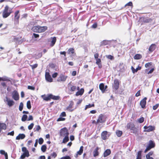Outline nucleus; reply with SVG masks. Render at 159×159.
<instances>
[{
  "label": "nucleus",
  "mask_w": 159,
  "mask_h": 159,
  "mask_svg": "<svg viewBox=\"0 0 159 159\" xmlns=\"http://www.w3.org/2000/svg\"><path fill=\"white\" fill-rule=\"evenodd\" d=\"M51 156L52 157H53L54 158H55L57 157V155L55 152H53L51 154Z\"/></svg>",
  "instance_id": "obj_57"
},
{
  "label": "nucleus",
  "mask_w": 159,
  "mask_h": 159,
  "mask_svg": "<svg viewBox=\"0 0 159 159\" xmlns=\"http://www.w3.org/2000/svg\"><path fill=\"white\" fill-rule=\"evenodd\" d=\"M74 103L72 101H70V104L68 106L66 107L65 110L70 112H72L76 109V107H74Z\"/></svg>",
  "instance_id": "obj_6"
},
{
  "label": "nucleus",
  "mask_w": 159,
  "mask_h": 159,
  "mask_svg": "<svg viewBox=\"0 0 159 159\" xmlns=\"http://www.w3.org/2000/svg\"><path fill=\"white\" fill-rule=\"evenodd\" d=\"M12 98L15 100H18L19 99V96L17 91L16 90H14L12 93Z\"/></svg>",
  "instance_id": "obj_14"
},
{
  "label": "nucleus",
  "mask_w": 159,
  "mask_h": 159,
  "mask_svg": "<svg viewBox=\"0 0 159 159\" xmlns=\"http://www.w3.org/2000/svg\"><path fill=\"white\" fill-rule=\"evenodd\" d=\"M147 99V98L146 97H144L140 102V105L141 106V107L143 109H145L146 108Z\"/></svg>",
  "instance_id": "obj_15"
},
{
  "label": "nucleus",
  "mask_w": 159,
  "mask_h": 159,
  "mask_svg": "<svg viewBox=\"0 0 159 159\" xmlns=\"http://www.w3.org/2000/svg\"><path fill=\"white\" fill-rule=\"evenodd\" d=\"M30 66L31 67L32 69L34 70L37 67L38 64H35L33 65H30Z\"/></svg>",
  "instance_id": "obj_46"
},
{
  "label": "nucleus",
  "mask_w": 159,
  "mask_h": 159,
  "mask_svg": "<svg viewBox=\"0 0 159 159\" xmlns=\"http://www.w3.org/2000/svg\"><path fill=\"white\" fill-rule=\"evenodd\" d=\"M46 149L47 147L46 145H44L42 146L41 150L43 152H45L46 151Z\"/></svg>",
  "instance_id": "obj_40"
},
{
  "label": "nucleus",
  "mask_w": 159,
  "mask_h": 159,
  "mask_svg": "<svg viewBox=\"0 0 159 159\" xmlns=\"http://www.w3.org/2000/svg\"><path fill=\"white\" fill-rule=\"evenodd\" d=\"M43 142V139L42 138H40L39 139V143L40 144H42Z\"/></svg>",
  "instance_id": "obj_47"
},
{
  "label": "nucleus",
  "mask_w": 159,
  "mask_h": 159,
  "mask_svg": "<svg viewBox=\"0 0 159 159\" xmlns=\"http://www.w3.org/2000/svg\"><path fill=\"white\" fill-rule=\"evenodd\" d=\"M142 152L141 151H139L138 152L136 159H141Z\"/></svg>",
  "instance_id": "obj_38"
},
{
  "label": "nucleus",
  "mask_w": 159,
  "mask_h": 159,
  "mask_svg": "<svg viewBox=\"0 0 159 159\" xmlns=\"http://www.w3.org/2000/svg\"><path fill=\"white\" fill-rule=\"evenodd\" d=\"M1 80L2 81H10L11 82V80L7 77L4 76L1 77Z\"/></svg>",
  "instance_id": "obj_37"
},
{
  "label": "nucleus",
  "mask_w": 159,
  "mask_h": 159,
  "mask_svg": "<svg viewBox=\"0 0 159 159\" xmlns=\"http://www.w3.org/2000/svg\"><path fill=\"white\" fill-rule=\"evenodd\" d=\"M96 63L97 65H98V64L101 63V61L100 58H98V59H96Z\"/></svg>",
  "instance_id": "obj_49"
},
{
  "label": "nucleus",
  "mask_w": 159,
  "mask_h": 159,
  "mask_svg": "<svg viewBox=\"0 0 159 159\" xmlns=\"http://www.w3.org/2000/svg\"><path fill=\"white\" fill-rule=\"evenodd\" d=\"M143 128L144 129V132H150L155 129V127L152 125H150L148 126H145Z\"/></svg>",
  "instance_id": "obj_10"
},
{
  "label": "nucleus",
  "mask_w": 159,
  "mask_h": 159,
  "mask_svg": "<svg viewBox=\"0 0 159 159\" xmlns=\"http://www.w3.org/2000/svg\"><path fill=\"white\" fill-rule=\"evenodd\" d=\"M34 126V124L33 123H31L28 126V129L29 130L31 129Z\"/></svg>",
  "instance_id": "obj_48"
},
{
  "label": "nucleus",
  "mask_w": 159,
  "mask_h": 159,
  "mask_svg": "<svg viewBox=\"0 0 159 159\" xmlns=\"http://www.w3.org/2000/svg\"><path fill=\"white\" fill-rule=\"evenodd\" d=\"M107 134L108 132L106 131H104L102 132L101 134V137L103 140H105L107 139Z\"/></svg>",
  "instance_id": "obj_18"
},
{
  "label": "nucleus",
  "mask_w": 159,
  "mask_h": 159,
  "mask_svg": "<svg viewBox=\"0 0 159 159\" xmlns=\"http://www.w3.org/2000/svg\"><path fill=\"white\" fill-rule=\"evenodd\" d=\"M60 116L65 117L66 116V114L65 112H62L60 114Z\"/></svg>",
  "instance_id": "obj_61"
},
{
  "label": "nucleus",
  "mask_w": 159,
  "mask_h": 159,
  "mask_svg": "<svg viewBox=\"0 0 159 159\" xmlns=\"http://www.w3.org/2000/svg\"><path fill=\"white\" fill-rule=\"evenodd\" d=\"M20 11H16L14 13V21L15 24L18 25L19 24V20L20 18Z\"/></svg>",
  "instance_id": "obj_7"
},
{
  "label": "nucleus",
  "mask_w": 159,
  "mask_h": 159,
  "mask_svg": "<svg viewBox=\"0 0 159 159\" xmlns=\"http://www.w3.org/2000/svg\"><path fill=\"white\" fill-rule=\"evenodd\" d=\"M155 144L154 143L152 140H150L149 142V143L148 146L145 150L144 152L146 153L151 148L154 147Z\"/></svg>",
  "instance_id": "obj_9"
},
{
  "label": "nucleus",
  "mask_w": 159,
  "mask_h": 159,
  "mask_svg": "<svg viewBox=\"0 0 159 159\" xmlns=\"http://www.w3.org/2000/svg\"><path fill=\"white\" fill-rule=\"evenodd\" d=\"M140 90H139L137 93L135 94V96L136 97H138L140 95Z\"/></svg>",
  "instance_id": "obj_62"
},
{
  "label": "nucleus",
  "mask_w": 159,
  "mask_h": 159,
  "mask_svg": "<svg viewBox=\"0 0 159 159\" xmlns=\"http://www.w3.org/2000/svg\"><path fill=\"white\" fill-rule=\"evenodd\" d=\"M156 48V45L155 44H152L148 48L149 51L151 52L154 51Z\"/></svg>",
  "instance_id": "obj_19"
},
{
  "label": "nucleus",
  "mask_w": 159,
  "mask_h": 159,
  "mask_svg": "<svg viewBox=\"0 0 159 159\" xmlns=\"http://www.w3.org/2000/svg\"><path fill=\"white\" fill-rule=\"evenodd\" d=\"M60 159H71V158L69 156H66L61 157Z\"/></svg>",
  "instance_id": "obj_51"
},
{
  "label": "nucleus",
  "mask_w": 159,
  "mask_h": 159,
  "mask_svg": "<svg viewBox=\"0 0 159 159\" xmlns=\"http://www.w3.org/2000/svg\"><path fill=\"white\" fill-rule=\"evenodd\" d=\"M159 104H157L156 105H154L153 106L152 108L154 110H156L159 107Z\"/></svg>",
  "instance_id": "obj_53"
},
{
  "label": "nucleus",
  "mask_w": 159,
  "mask_h": 159,
  "mask_svg": "<svg viewBox=\"0 0 159 159\" xmlns=\"http://www.w3.org/2000/svg\"><path fill=\"white\" fill-rule=\"evenodd\" d=\"M45 78L46 80L49 82H52L53 81V79L51 77L50 73L48 72H46L45 73Z\"/></svg>",
  "instance_id": "obj_13"
},
{
  "label": "nucleus",
  "mask_w": 159,
  "mask_h": 159,
  "mask_svg": "<svg viewBox=\"0 0 159 159\" xmlns=\"http://www.w3.org/2000/svg\"><path fill=\"white\" fill-rule=\"evenodd\" d=\"M0 153L2 155H4V156L6 155V154H7V153L5 152V151L3 150H1L0 151Z\"/></svg>",
  "instance_id": "obj_56"
},
{
  "label": "nucleus",
  "mask_w": 159,
  "mask_h": 159,
  "mask_svg": "<svg viewBox=\"0 0 159 159\" xmlns=\"http://www.w3.org/2000/svg\"><path fill=\"white\" fill-rule=\"evenodd\" d=\"M92 123L93 124H95V125H98V122H97V120L96 121L95 120H92Z\"/></svg>",
  "instance_id": "obj_60"
},
{
  "label": "nucleus",
  "mask_w": 159,
  "mask_h": 159,
  "mask_svg": "<svg viewBox=\"0 0 159 159\" xmlns=\"http://www.w3.org/2000/svg\"><path fill=\"white\" fill-rule=\"evenodd\" d=\"M99 88L102 93H104L105 91L104 85L103 83H101L99 85Z\"/></svg>",
  "instance_id": "obj_30"
},
{
  "label": "nucleus",
  "mask_w": 159,
  "mask_h": 159,
  "mask_svg": "<svg viewBox=\"0 0 159 159\" xmlns=\"http://www.w3.org/2000/svg\"><path fill=\"white\" fill-rule=\"evenodd\" d=\"M142 55L139 54H137L135 55L134 57V59L135 60H139L142 58Z\"/></svg>",
  "instance_id": "obj_29"
},
{
  "label": "nucleus",
  "mask_w": 159,
  "mask_h": 159,
  "mask_svg": "<svg viewBox=\"0 0 159 159\" xmlns=\"http://www.w3.org/2000/svg\"><path fill=\"white\" fill-rule=\"evenodd\" d=\"M126 127L127 129H129L130 130L134 131L136 129L134 123L132 122L128 123Z\"/></svg>",
  "instance_id": "obj_11"
},
{
  "label": "nucleus",
  "mask_w": 159,
  "mask_h": 159,
  "mask_svg": "<svg viewBox=\"0 0 159 159\" xmlns=\"http://www.w3.org/2000/svg\"><path fill=\"white\" fill-rule=\"evenodd\" d=\"M22 151L23 152V153L21 156L20 159H24L25 157H28L30 156L29 152L26 147H22Z\"/></svg>",
  "instance_id": "obj_5"
},
{
  "label": "nucleus",
  "mask_w": 159,
  "mask_h": 159,
  "mask_svg": "<svg viewBox=\"0 0 159 159\" xmlns=\"http://www.w3.org/2000/svg\"><path fill=\"white\" fill-rule=\"evenodd\" d=\"M141 69V67L139 66H138V67L136 69H135L132 66L131 67V69L132 70V72L134 74L137 72L138 70H140Z\"/></svg>",
  "instance_id": "obj_23"
},
{
  "label": "nucleus",
  "mask_w": 159,
  "mask_h": 159,
  "mask_svg": "<svg viewBox=\"0 0 159 159\" xmlns=\"http://www.w3.org/2000/svg\"><path fill=\"white\" fill-rule=\"evenodd\" d=\"M51 39L52 40L51 42L50 46L51 47H52L55 44L56 42V41L57 39L55 37H54L52 38L51 37Z\"/></svg>",
  "instance_id": "obj_27"
},
{
  "label": "nucleus",
  "mask_w": 159,
  "mask_h": 159,
  "mask_svg": "<svg viewBox=\"0 0 159 159\" xmlns=\"http://www.w3.org/2000/svg\"><path fill=\"white\" fill-rule=\"evenodd\" d=\"M108 44V42L107 41L104 40L100 43V46H105Z\"/></svg>",
  "instance_id": "obj_35"
},
{
  "label": "nucleus",
  "mask_w": 159,
  "mask_h": 159,
  "mask_svg": "<svg viewBox=\"0 0 159 159\" xmlns=\"http://www.w3.org/2000/svg\"><path fill=\"white\" fill-rule=\"evenodd\" d=\"M65 120V118H62L61 117H60L57 120V121H64Z\"/></svg>",
  "instance_id": "obj_55"
},
{
  "label": "nucleus",
  "mask_w": 159,
  "mask_h": 159,
  "mask_svg": "<svg viewBox=\"0 0 159 159\" xmlns=\"http://www.w3.org/2000/svg\"><path fill=\"white\" fill-rule=\"evenodd\" d=\"M58 75V74L57 72H55L52 75V77L53 78H55Z\"/></svg>",
  "instance_id": "obj_64"
},
{
  "label": "nucleus",
  "mask_w": 159,
  "mask_h": 159,
  "mask_svg": "<svg viewBox=\"0 0 159 159\" xmlns=\"http://www.w3.org/2000/svg\"><path fill=\"white\" fill-rule=\"evenodd\" d=\"M99 54L98 53H96L94 54V57L95 59L98 58Z\"/></svg>",
  "instance_id": "obj_63"
},
{
  "label": "nucleus",
  "mask_w": 159,
  "mask_h": 159,
  "mask_svg": "<svg viewBox=\"0 0 159 159\" xmlns=\"http://www.w3.org/2000/svg\"><path fill=\"white\" fill-rule=\"evenodd\" d=\"M42 98L43 99L46 101H48L51 99L50 94H49L48 96H46L45 95H43L41 96Z\"/></svg>",
  "instance_id": "obj_22"
},
{
  "label": "nucleus",
  "mask_w": 159,
  "mask_h": 159,
  "mask_svg": "<svg viewBox=\"0 0 159 159\" xmlns=\"http://www.w3.org/2000/svg\"><path fill=\"white\" fill-rule=\"evenodd\" d=\"M27 118V115H25V114L23 115L22 118H21V120L22 121H25L26 120Z\"/></svg>",
  "instance_id": "obj_41"
},
{
  "label": "nucleus",
  "mask_w": 159,
  "mask_h": 159,
  "mask_svg": "<svg viewBox=\"0 0 159 159\" xmlns=\"http://www.w3.org/2000/svg\"><path fill=\"white\" fill-rule=\"evenodd\" d=\"M25 137V135L24 134H20L16 137V140L22 139H24Z\"/></svg>",
  "instance_id": "obj_20"
},
{
  "label": "nucleus",
  "mask_w": 159,
  "mask_h": 159,
  "mask_svg": "<svg viewBox=\"0 0 159 159\" xmlns=\"http://www.w3.org/2000/svg\"><path fill=\"white\" fill-rule=\"evenodd\" d=\"M94 107V104L93 102L91 104H89L88 105H86L85 108V110H86L88 108H91L92 107Z\"/></svg>",
  "instance_id": "obj_34"
},
{
  "label": "nucleus",
  "mask_w": 159,
  "mask_h": 159,
  "mask_svg": "<svg viewBox=\"0 0 159 159\" xmlns=\"http://www.w3.org/2000/svg\"><path fill=\"white\" fill-rule=\"evenodd\" d=\"M51 99H52L53 100H59L60 98V97L59 96H55L50 94Z\"/></svg>",
  "instance_id": "obj_33"
},
{
  "label": "nucleus",
  "mask_w": 159,
  "mask_h": 159,
  "mask_svg": "<svg viewBox=\"0 0 159 159\" xmlns=\"http://www.w3.org/2000/svg\"><path fill=\"white\" fill-rule=\"evenodd\" d=\"M69 140V136H65V138L63 139L62 140V143H65Z\"/></svg>",
  "instance_id": "obj_36"
},
{
  "label": "nucleus",
  "mask_w": 159,
  "mask_h": 159,
  "mask_svg": "<svg viewBox=\"0 0 159 159\" xmlns=\"http://www.w3.org/2000/svg\"><path fill=\"white\" fill-rule=\"evenodd\" d=\"M152 19L151 18H144L143 19V22L144 23H148L151 22Z\"/></svg>",
  "instance_id": "obj_31"
},
{
  "label": "nucleus",
  "mask_w": 159,
  "mask_h": 159,
  "mask_svg": "<svg viewBox=\"0 0 159 159\" xmlns=\"http://www.w3.org/2000/svg\"><path fill=\"white\" fill-rule=\"evenodd\" d=\"M6 101L7 102V104L9 107H11L13 106L15 102L14 101L12 100H9L7 97H6Z\"/></svg>",
  "instance_id": "obj_17"
},
{
  "label": "nucleus",
  "mask_w": 159,
  "mask_h": 159,
  "mask_svg": "<svg viewBox=\"0 0 159 159\" xmlns=\"http://www.w3.org/2000/svg\"><path fill=\"white\" fill-rule=\"evenodd\" d=\"M59 134L60 136L63 137L69 136V133L66 127L61 129L60 130Z\"/></svg>",
  "instance_id": "obj_8"
},
{
  "label": "nucleus",
  "mask_w": 159,
  "mask_h": 159,
  "mask_svg": "<svg viewBox=\"0 0 159 159\" xmlns=\"http://www.w3.org/2000/svg\"><path fill=\"white\" fill-rule=\"evenodd\" d=\"M146 157L147 159H153V158L148 154L146 155Z\"/></svg>",
  "instance_id": "obj_58"
},
{
  "label": "nucleus",
  "mask_w": 159,
  "mask_h": 159,
  "mask_svg": "<svg viewBox=\"0 0 159 159\" xmlns=\"http://www.w3.org/2000/svg\"><path fill=\"white\" fill-rule=\"evenodd\" d=\"M28 89L32 90H34L35 89V88L34 87L29 85L28 86Z\"/></svg>",
  "instance_id": "obj_52"
},
{
  "label": "nucleus",
  "mask_w": 159,
  "mask_h": 159,
  "mask_svg": "<svg viewBox=\"0 0 159 159\" xmlns=\"http://www.w3.org/2000/svg\"><path fill=\"white\" fill-rule=\"evenodd\" d=\"M67 77L68 76H66L61 74L60 75V76L57 80V81L59 82L62 81L64 82L66 80Z\"/></svg>",
  "instance_id": "obj_16"
},
{
  "label": "nucleus",
  "mask_w": 159,
  "mask_h": 159,
  "mask_svg": "<svg viewBox=\"0 0 159 159\" xmlns=\"http://www.w3.org/2000/svg\"><path fill=\"white\" fill-rule=\"evenodd\" d=\"M99 149V148L98 147H97L93 151V156L94 157H96L98 156L99 154V153L98 152V150Z\"/></svg>",
  "instance_id": "obj_25"
},
{
  "label": "nucleus",
  "mask_w": 159,
  "mask_h": 159,
  "mask_svg": "<svg viewBox=\"0 0 159 159\" xmlns=\"http://www.w3.org/2000/svg\"><path fill=\"white\" fill-rule=\"evenodd\" d=\"M67 53L69 55H71L72 54H76L75 53V50L73 48H70L67 51Z\"/></svg>",
  "instance_id": "obj_24"
},
{
  "label": "nucleus",
  "mask_w": 159,
  "mask_h": 159,
  "mask_svg": "<svg viewBox=\"0 0 159 159\" xmlns=\"http://www.w3.org/2000/svg\"><path fill=\"white\" fill-rule=\"evenodd\" d=\"M84 90L83 89L81 88L80 90H78L76 93L75 95L76 96L79 95H82L84 93Z\"/></svg>",
  "instance_id": "obj_26"
},
{
  "label": "nucleus",
  "mask_w": 159,
  "mask_h": 159,
  "mask_svg": "<svg viewBox=\"0 0 159 159\" xmlns=\"http://www.w3.org/2000/svg\"><path fill=\"white\" fill-rule=\"evenodd\" d=\"M127 6H131L133 7V5L132 2H129L128 3H127L125 5V7H126Z\"/></svg>",
  "instance_id": "obj_44"
},
{
  "label": "nucleus",
  "mask_w": 159,
  "mask_h": 159,
  "mask_svg": "<svg viewBox=\"0 0 159 159\" xmlns=\"http://www.w3.org/2000/svg\"><path fill=\"white\" fill-rule=\"evenodd\" d=\"M152 65V63L151 62H148L145 64V67L148 68L149 66H150Z\"/></svg>",
  "instance_id": "obj_50"
},
{
  "label": "nucleus",
  "mask_w": 159,
  "mask_h": 159,
  "mask_svg": "<svg viewBox=\"0 0 159 159\" xmlns=\"http://www.w3.org/2000/svg\"><path fill=\"white\" fill-rule=\"evenodd\" d=\"M107 117L104 114H101L98 116L97 120L98 125L103 124L107 120Z\"/></svg>",
  "instance_id": "obj_3"
},
{
  "label": "nucleus",
  "mask_w": 159,
  "mask_h": 159,
  "mask_svg": "<svg viewBox=\"0 0 159 159\" xmlns=\"http://www.w3.org/2000/svg\"><path fill=\"white\" fill-rule=\"evenodd\" d=\"M27 107L29 109H30L31 107V102L30 101H28L27 102Z\"/></svg>",
  "instance_id": "obj_42"
},
{
  "label": "nucleus",
  "mask_w": 159,
  "mask_h": 159,
  "mask_svg": "<svg viewBox=\"0 0 159 159\" xmlns=\"http://www.w3.org/2000/svg\"><path fill=\"white\" fill-rule=\"evenodd\" d=\"M35 131H39V130L41 129V128L40 125H37L36 126Z\"/></svg>",
  "instance_id": "obj_54"
},
{
  "label": "nucleus",
  "mask_w": 159,
  "mask_h": 159,
  "mask_svg": "<svg viewBox=\"0 0 159 159\" xmlns=\"http://www.w3.org/2000/svg\"><path fill=\"white\" fill-rule=\"evenodd\" d=\"M23 104L22 102L20 103V105L19 106V110L20 111H22L23 107Z\"/></svg>",
  "instance_id": "obj_43"
},
{
  "label": "nucleus",
  "mask_w": 159,
  "mask_h": 159,
  "mask_svg": "<svg viewBox=\"0 0 159 159\" xmlns=\"http://www.w3.org/2000/svg\"><path fill=\"white\" fill-rule=\"evenodd\" d=\"M120 83V81H119L118 79H115L113 86V88L116 90L118 89L119 87V85Z\"/></svg>",
  "instance_id": "obj_12"
},
{
  "label": "nucleus",
  "mask_w": 159,
  "mask_h": 159,
  "mask_svg": "<svg viewBox=\"0 0 159 159\" xmlns=\"http://www.w3.org/2000/svg\"><path fill=\"white\" fill-rule=\"evenodd\" d=\"M12 9L10 8L8 6H6L2 12L3 17L6 18L9 16L12 12Z\"/></svg>",
  "instance_id": "obj_2"
},
{
  "label": "nucleus",
  "mask_w": 159,
  "mask_h": 159,
  "mask_svg": "<svg viewBox=\"0 0 159 159\" xmlns=\"http://www.w3.org/2000/svg\"><path fill=\"white\" fill-rule=\"evenodd\" d=\"M48 29L47 26H41L38 25L34 26L32 28V30L34 32L38 33H43Z\"/></svg>",
  "instance_id": "obj_1"
},
{
  "label": "nucleus",
  "mask_w": 159,
  "mask_h": 159,
  "mask_svg": "<svg viewBox=\"0 0 159 159\" xmlns=\"http://www.w3.org/2000/svg\"><path fill=\"white\" fill-rule=\"evenodd\" d=\"M144 121V118L143 117H141L138 119V121L139 123H142Z\"/></svg>",
  "instance_id": "obj_45"
},
{
  "label": "nucleus",
  "mask_w": 159,
  "mask_h": 159,
  "mask_svg": "<svg viewBox=\"0 0 159 159\" xmlns=\"http://www.w3.org/2000/svg\"><path fill=\"white\" fill-rule=\"evenodd\" d=\"M116 134L118 137H120L122 134V131L119 130H117L116 132Z\"/></svg>",
  "instance_id": "obj_39"
},
{
  "label": "nucleus",
  "mask_w": 159,
  "mask_h": 159,
  "mask_svg": "<svg viewBox=\"0 0 159 159\" xmlns=\"http://www.w3.org/2000/svg\"><path fill=\"white\" fill-rule=\"evenodd\" d=\"M111 153V151L110 149H107L106 150L103 154V156L104 157H105Z\"/></svg>",
  "instance_id": "obj_21"
},
{
  "label": "nucleus",
  "mask_w": 159,
  "mask_h": 159,
  "mask_svg": "<svg viewBox=\"0 0 159 159\" xmlns=\"http://www.w3.org/2000/svg\"><path fill=\"white\" fill-rule=\"evenodd\" d=\"M67 87L68 93L70 94H72V92L76 90V86L71 84V82L68 84Z\"/></svg>",
  "instance_id": "obj_4"
},
{
  "label": "nucleus",
  "mask_w": 159,
  "mask_h": 159,
  "mask_svg": "<svg viewBox=\"0 0 159 159\" xmlns=\"http://www.w3.org/2000/svg\"><path fill=\"white\" fill-rule=\"evenodd\" d=\"M14 134V131H12L10 132H9L8 133L7 135H10L11 136H13Z\"/></svg>",
  "instance_id": "obj_59"
},
{
  "label": "nucleus",
  "mask_w": 159,
  "mask_h": 159,
  "mask_svg": "<svg viewBox=\"0 0 159 159\" xmlns=\"http://www.w3.org/2000/svg\"><path fill=\"white\" fill-rule=\"evenodd\" d=\"M83 147L81 146L79 150L77 152V155H81L83 153Z\"/></svg>",
  "instance_id": "obj_32"
},
{
  "label": "nucleus",
  "mask_w": 159,
  "mask_h": 159,
  "mask_svg": "<svg viewBox=\"0 0 159 159\" xmlns=\"http://www.w3.org/2000/svg\"><path fill=\"white\" fill-rule=\"evenodd\" d=\"M20 38H19L15 37L13 39V41L15 42L16 43L18 44H20L21 43L22 41H21L20 40Z\"/></svg>",
  "instance_id": "obj_28"
}]
</instances>
